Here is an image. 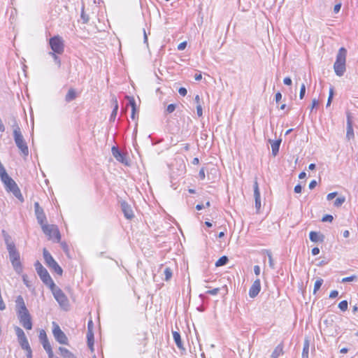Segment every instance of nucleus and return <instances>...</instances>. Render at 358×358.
Listing matches in <instances>:
<instances>
[{
  "label": "nucleus",
  "instance_id": "nucleus-1",
  "mask_svg": "<svg viewBox=\"0 0 358 358\" xmlns=\"http://www.w3.org/2000/svg\"><path fill=\"white\" fill-rule=\"evenodd\" d=\"M6 244L12 266L17 273L20 274L22 272L23 268L20 262V252L13 242L6 240Z\"/></svg>",
  "mask_w": 358,
  "mask_h": 358
},
{
  "label": "nucleus",
  "instance_id": "nucleus-2",
  "mask_svg": "<svg viewBox=\"0 0 358 358\" xmlns=\"http://www.w3.org/2000/svg\"><path fill=\"white\" fill-rule=\"evenodd\" d=\"M346 54V50L344 48H341L336 55L334 69L338 76H342L345 71Z\"/></svg>",
  "mask_w": 358,
  "mask_h": 358
},
{
  "label": "nucleus",
  "instance_id": "nucleus-3",
  "mask_svg": "<svg viewBox=\"0 0 358 358\" xmlns=\"http://www.w3.org/2000/svg\"><path fill=\"white\" fill-rule=\"evenodd\" d=\"M13 137L15 143L22 154L25 157L28 156L29 149L27 143L24 141L20 129L17 124L14 126Z\"/></svg>",
  "mask_w": 358,
  "mask_h": 358
},
{
  "label": "nucleus",
  "instance_id": "nucleus-4",
  "mask_svg": "<svg viewBox=\"0 0 358 358\" xmlns=\"http://www.w3.org/2000/svg\"><path fill=\"white\" fill-rule=\"evenodd\" d=\"M1 181L4 184L7 191L12 192L13 194L20 201H23V197L20 189L16 182L9 176L4 177Z\"/></svg>",
  "mask_w": 358,
  "mask_h": 358
},
{
  "label": "nucleus",
  "instance_id": "nucleus-5",
  "mask_svg": "<svg viewBox=\"0 0 358 358\" xmlns=\"http://www.w3.org/2000/svg\"><path fill=\"white\" fill-rule=\"evenodd\" d=\"M41 228L43 233L49 237V239L55 242H59L60 241V233L56 225L48 224L45 223L44 225L41 226Z\"/></svg>",
  "mask_w": 358,
  "mask_h": 358
},
{
  "label": "nucleus",
  "instance_id": "nucleus-6",
  "mask_svg": "<svg viewBox=\"0 0 358 358\" xmlns=\"http://www.w3.org/2000/svg\"><path fill=\"white\" fill-rule=\"evenodd\" d=\"M52 294L55 299V300L58 302L59 306L66 310L69 307V300L64 293L62 291L61 289L56 287L55 285L52 287H50Z\"/></svg>",
  "mask_w": 358,
  "mask_h": 358
},
{
  "label": "nucleus",
  "instance_id": "nucleus-7",
  "mask_svg": "<svg viewBox=\"0 0 358 358\" xmlns=\"http://www.w3.org/2000/svg\"><path fill=\"white\" fill-rule=\"evenodd\" d=\"M36 271L38 275L40 276L41 280L48 286L52 287L54 285V282L52 280L50 275H49L47 270L43 266V265L39 262H36L34 264Z\"/></svg>",
  "mask_w": 358,
  "mask_h": 358
},
{
  "label": "nucleus",
  "instance_id": "nucleus-8",
  "mask_svg": "<svg viewBox=\"0 0 358 358\" xmlns=\"http://www.w3.org/2000/svg\"><path fill=\"white\" fill-rule=\"evenodd\" d=\"M49 45L51 48L50 52H57L62 55L64 51V42L63 38L59 36H55L49 39Z\"/></svg>",
  "mask_w": 358,
  "mask_h": 358
},
{
  "label": "nucleus",
  "instance_id": "nucleus-9",
  "mask_svg": "<svg viewBox=\"0 0 358 358\" xmlns=\"http://www.w3.org/2000/svg\"><path fill=\"white\" fill-rule=\"evenodd\" d=\"M43 258L45 260V263L46 265L52 271H54L56 273L59 275L62 274V269L57 263V262L54 259L50 253L45 249H43Z\"/></svg>",
  "mask_w": 358,
  "mask_h": 358
},
{
  "label": "nucleus",
  "instance_id": "nucleus-10",
  "mask_svg": "<svg viewBox=\"0 0 358 358\" xmlns=\"http://www.w3.org/2000/svg\"><path fill=\"white\" fill-rule=\"evenodd\" d=\"M17 316L20 322L26 329L30 330L32 328V323L31 320V315L27 309L22 310H17Z\"/></svg>",
  "mask_w": 358,
  "mask_h": 358
},
{
  "label": "nucleus",
  "instance_id": "nucleus-11",
  "mask_svg": "<svg viewBox=\"0 0 358 358\" xmlns=\"http://www.w3.org/2000/svg\"><path fill=\"white\" fill-rule=\"evenodd\" d=\"M15 331L17 336L18 341H19L20 345H21L22 348L27 350L30 354L31 353V348L29 346L28 340H27L23 330L21 328L16 327L15 328Z\"/></svg>",
  "mask_w": 358,
  "mask_h": 358
},
{
  "label": "nucleus",
  "instance_id": "nucleus-12",
  "mask_svg": "<svg viewBox=\"0 0 358 358\" xmlns=\"http://www.w3.org/2000/svg\"><path fill=\"white\" fill-rule=\"evenodd\" d=\"M52 326V334L57 341H58L61 344H68V338L65 334L61 330L59 325L57 323L53 322Z\"/></svg>",
  "mask_w": 358,
  "mask_h": 358
},
{
  "label": "nucleus",
  "instance_id": "nucleus-13",
  "mask_svg": "<svg viewBox=\"0 0 358 358\" xmlns=\"http://www.w3.org/2000/svg\"><path fill=\"white\" fill-rule=\"evenodd\" d=\"M39 339L43 345L44 350L46 351L48 355L50 357L52 355V350L50 343L48 341L45 331L42 329L39 333Z\"/></svg>",
  "mask_w": 358,
  "mask_h": 358
},
{
  "label": "nucleus",
  "instance_id": "nucleus-14",
  "mask_svg": "<svg viewBox=\"0 0 358 358\" xmlns=\"http://www.w3.org/2000/svg\"><path fill=\"white\" fill-rule=\"evenodd\" d=\"M34 208L37 221L41 227L45 224L46 216L44 213L43 209L39 206L38 202L34 203Z\"/></svg>",
  "mask_w": 358,
  "mask_h": 358
},
{
  "label": "nucleus",
  "instance_id": "nucleus-15",
  "mask_svg": "<svg viewBox=\"0 0 358 358\" xmlns=\"http://www.w3.org/2000/svg\"><path fill=\"white\" fill-rule=\"evenodd\" d=\"M111 152L116 160L125 165H129V162L125 155L120 152L117 148L113 146L111 149Z\"/></svg>",
  "mask_w": 358,
  "mask_h": 358
},
{
  "label": "nucleus",
  "instance_id": "nucleus-16",
  "mask_svg": "<svg viewBox=\"0 0 358 358\" xmlns=\"http://www.w3.org/2000/svg\"><path fill=\"white\" fill-rule=\"evenodd\" d=\"M254 196L255 201V208L257 212L261 208V199H260V192L258 186V182L257 180L254 182Z\"/></svg>",
  "mask_w": 358,
  "mask_h": 358
},
{
  "label": "nucleus",
  "instance_id": "nucleus-17",
  "mask_svg": "<svg viewBox=\"0 0 358 358\" xmlns=\"http://www.w3.org/2000/svg\"><path fill=\"white\" fill-rule=\"evenodd\" d=\"M261 285L259 279L255 280L249 290V295L251 298H255L259 293Z\"/></svg>",
  "mask_w": 358,
  "mask_h": 358
},
{
  "label": "nucleus",
  "instance_id": "nucleus-18",
  "mask_svg": "<svg viewBox=\"0 0 358 358\" xmlns=\"http://www.w3.org/2000/svg\"><path fill=\"white\" fill-rule=\"evenodd\" d=\"M122 210L124 213V216L127 219H131L134 217V213L131 206L126 202L121 203Z\"/></svg>",
  "mask_w": 358,
  "mask_h": 358
},
{
  "label": "nucleus",
  "instance_id": "nucleus-19",
  "mask_svg": "<svg viewBox=\"0 0 358 358\" xmlns=\"http://www.w3.org/2000/svg\"><path fill=\"white\" fill-rule=\"evenodd\" d=\"M354 136H355V135H354V131H353L352 122L350 119V117L348 116V120H347L346 138L350 141V140L354 138Z\"/></svg>",
  "mask_w": 358,
  "mask_h": 358
},
{
  "label": "nucleus",
  "instance_id": "nucleus-20",
  "mask_svg": "<svg viewBox=\"0 0 358 358\" xmlns=\"http://www.w3.org/2000/svg\"><path fill=\"white\" fill-rule=\"evenodd\" d=\"M269 142L271 145L272 154L273 156H276L279 151L280 145L281 143V140L280 139H278L277 141L269 140Z\"/></svg>",
  "mask_w": 358,
  "mask_h": 358
},
{
  "label": "nucleus",
  "instance_id": "nucleus-21",
  "mask_svg": "<svg viewBox=\"0 0 358 358\" xmlns=\"http://www.w3.org/2000/svg\"><path fill=\"white\" fill-rule=\"evenodd\" d=\"M15 302H16L17 311L22 310L24 309V310L27 309L22 296H18L16 299Z\"/></svg>",
  "mask_w": 358,
  "mask_h": 358
},
{
  "label": "nucleus",
  "instance_id": "nucleus-22",
  "mask_svg": "<svg viewBox=\"0 0 358 358\" xmlns=\"http://www.w3.org/2000/svg\"><path fill=\"white\" fill-rule=\"evenodd\" d=\"M283 354V347L281 344H279L272 352L271 358H278Z\"/></svg>",
  "mask_w": 358,
  "mask_h": 358
},
{
  "label": "nucleus",
  "instance_id": "nucleus-23",
  "mask_svg": "<svg viewBox=\"0 0 358 358\" xmlns=\"http://www.w3.org/2000/svg\"><path fill=\"white\" fill-rule=\"evenodd\" d=\"M173 338L177 347L180 349H184L180 334L177 331H173Z\"/></svg>",
  "mask_w": 358,
  "mask_h": 358
},
{
  "label": "nucleus",
  "instance_id": "nucleus-24",
  "mask_svg": "<svg viewBox=\"0 0 358 358\" xmlns=\"http://www.w3.org/2000/svg\"><path fill=\"white\" fill-rule=\"evenodd\" d=\"M87 344L89 348L92 351H93V345H94V334L92 332V329H89L87 334Z\"/></svg>",
  "mask_w": 358,
  "mask_h": 358
},
{
  "label": "nucleus",
  "instance_id": "nucleus-25",
  "mask_svg": "<svg viewBox=\"0 0 358 358\" xmlns=\"http://www.w3.org/2000/svg\"><path fill=\"white\" fill-rule=\"evenodd\" d=\"M59 350L64 358H74L73 355L66 348L60 347Z\"/></svg>",
  "mask_w": 358,
  "mask_h": 358
},
{
  "label": "nucleus",
  "instance_id": "nucleus-26",
  "mask_svg": "<svg viewBox=\"0 0 358 358\" xmlns=\"http://www.w3.org/2000/svg\"><path fill=\"white\" fill-rule=\"evenodd\" d=\"M308 351H309V341L308 339H306L303 344V349L302 352V358H308Z\"/></svg>",
  "mask_w": 358,
  "mask_h": 358
},
{
  "label": "nucleus",
  "instance_id": "nucleus-27",
  "mask_svg": "<svg viewBox=\"0 0 358 358\" xmlns=\"http://www.w3.org/2000/svg\"><path fill=\"white\" fill-rule=\"evenodd\" d=\"M76 97V93L73 89H70L66 95V101L70 102L75 99Z\"/></svg>",
  "mask_w": 358,
  "mask_h": 358
},
{
  "label": "nucleus",
  "instance_id": "nucleus-28",
  "mask_svg": "<svg viewBox=\"0 0 358 358\" xmlns=\"http://www.w3.org/2000/svg\"><path fill=\"white\" fill-rule=\"evenodd\" d=\"M228 262V258L226 256L221 257L216 262L215 266L219 267L225 265Z\"/></svg>",
  "mask_w": 358,
  "mask_h": 358
},
{
  "label": "nucleus",
  "instance_id": "nucleus-29",
  "mask_svg": "<svg viewBox=\"0 0 358 358\" xmlns=\"http://www.w3.org/2000/svg\"><path fill=\"white\" fill-rule=\"evenodd\" d=\"M113 101L115 105H114V108H113L111 115H110L111 120H114L115 118L117 113V110H118V104H117V99H115Z\"/></svg>",
  "mask_w": 358,
  "mask_h": 358
},
{
  "label": "nucleus",
  "instance_id": "nucleus-30",
  "mask_svg": "<svg viewBox=\"0 0 358 358\" xmlns=\"http://www.w3.org/2000/svg\"><path fill=\"white\" fill-rule=\"evenodd\" d=\"M309 237L311 241L317 242L320 241V235L318 233L315 231H310L309 234Z\"/></svg>",
  "mask_w": 358,
  "mask_h": 358
},
{
  "label": "nucleus",
  "instance_id": "nucleus-31",
  "mask_svg": "<svg viewBox=\"0 0 358 358\" xmlns=\"http://www.w3.org/2000/svg\"><path fill=\"white\" fill-rule=\"evenodd\" d=\"M323 283V280L322 278L317 279L314 285L313 294H315L321 287Z\"/></svg>",
  "mask_w": 358,
  "mask_h": 358
},
{
  "label": "nucleus",
  "instance_id": "nucleus-32",
  "mask_svg": "<svg viewBox=\"0 0 358 358\" xmlns=\"http://www.w3.org/2000/svg\"><path fill=\"white\" fill-rule=\"evenodd\" d=\"M49 55L53 58L55 62L59 66L61 64V61L59 57L57 56V52H50Z\"/></svg>",
  "mask_w": 358,
  "mask_h": 358
},
{
  "label": "nucleus",
  "instance_id": "nucleus-33",
  "mask_svg": "<svg viewBox=\"0 0 358 358\" xmlns=\"http://www.w3.org/2000/svg\"><path fill=\"white\" fill-rule=\"evenodd\" d=\"M345 201V196H340V197H338L335 201H334V205L336 206V207H339L341 206L344 202Z\"/></svg>",
  "mask_w": 358,
  "mask_h": 358
},
{
  "label": "nucleus",
  "instance_id": "nucleus-34",
  "mask_svg": "<svg viewBox=\"0 0 358 358\" xmlns=\"http://www.w3.org/2000/svg\"><path fill=\"white\" fill-rule=\"evenodd\" d=\"M127 99L129 100V104L131 107V110L136 111V102L134 97L131 96H127Z\"/></svg>",
  "mask_w": 358,
  "mask_h": 358
},
{
  "label": "nucleus",
  "instance_id": "nucleus-35",
  "mask_svg": "<svg viewBox=\"0 0 358 358\" xmlns=\"http://www.w3.org/2000/svg\"><path fill=\"white\" fill-rule=\"evenodd\" d=\"M348 301L344 300V301H342L339 303L338 304V308L342 310V311H345L347 309H348Z\"/></svg>",
  "mask_w": 358,
  "mask_h": 358
},
{
  "label": "nucleus",
  "instance_id": "nucleus-36",
  "mask_svg": "<svg viewBox=\"0 0 358 358\" xmlns=\"http://www.w3.org/2000/svg\"><path fill=\"white\" fill-rule=\"evenodd\" d=\"M164 273L165 280H170L171 278V277H172V271H171V268H166Z\"/></svg>",
  "mask_w": 358,
  "mask_h": 358
},
{
  "label": "nucleus",
  "instance_id": "nucleus-37",
  "mask_svg": "<svg viewBox=\"0 0 358 358\" xmlns=\"http://www.w3.org/2000/svg\"><path fill=\"white\" fill-rule=\"evenodd\" d=\"M333 96H334V89H333V87H331L329 89V97H328V100H327V107H329L331 105V101L333 99Z\"/></svg>",
  "mask_w": 358,
  "mask_h": 358
},
{
  "label": "nucleus",
  "instance_id": "nucleus-38",
  "mask_svg": "<svg viewBox=\"0 0 358 358\" xmlns=\"http://www.w3.org/2000/svg\"><path fill=\"white\" fill-rule=\"evenodd\" d=\"M8 176V175L6 173V171L4 169L3 166L1 164H0V178H1V180L4 178V177H7Z\"/></svg>",
  "mask_w": 358,
  "mask_h": 358
},
{
  "label": "nucleus",
  "instance_id": "nucleus-39",
  "mask_svg": "<svg viewBox=\"0 0 358 358\" xmlns=\"http://www.w3.org/2000/svg\"><path fill=\"white\" fill-rule=\"evenodd\" d=\"M305 93H306V85H305V84L303 83L301 86L300 94H299V98L301 99H303Z\"/></svg>",
  "mask_w": 358,
  "mask_h": 358
},
{
  "label": "nucleus",
  "instance_id": "nucleus-40",
  "mask_svg": "<svg viewBox=\"0 0 358 358\" xmlns=\"http://www.w3.org/2000/svg\"><path fill=\"white\" fill-rule=\"evenodd\" d=\"M267 255H268V258L269 266L271 268H273L274 267V263H273V260L272 258V255L270 252L267 251Z\"/></svg>",
  "mask_w": 358,
  "mask_h": 358
},
{
  "label": "nucleus",
  "instance_id": "nucleus-41",
  "mask_svg": "<svg viewBox=\"0 0 358 358\" xmlns=\"http://www.w3.org/2000/svg\"><path fill=\"white\" fill-rule=\"evenodd\" d=\"M356 278H357V277L355 275H352V276H350V277L343 278L342 279V282H352V281H353Z\"/></svg>",
  "mask_w": 358,
  "mask_h": 358
},
{
  "label": "nucleus",
  "instance_id": "nucleus-42",
  "mask_svg": "<svg viewBox=\"0 0 358 358\" xmlns=\"http://www.w3.org/2000/svg\"><path fill=\"white\" fill-rule=\"evenodd\" d=\"M196 113H197L198 116H199V117L202 116V115H203L202 107H201V103H199L198 105H196Z\"/></svg>",
  "mask_w": 358,
  "mask_h": 358
},
{
  "label": "nucleus",
  "instance_id": "nucleus-43",
  "mask_svg": "<svg viewBox=\"0 0 358 358\" xmlns=\"http://www.w3.org/2000/svg\"><path fill=\"white\" fill-rule=\"evenodd\" d=\"M176 109V106L174 104H169L166 108V111L169 113H173Z\"/></svg>",
  "mask_w": 358,
  "mask_h": 358
},
{
  "label": "nucleus",
  "instance_id": "nucleus-44",
  "mask_svg": "<svg viewBox=\"0 0 358 358\" xmlns=\"http://www.w3.org/2000/svg\"><path fill=\"white\" fill-rule=\"evenodd\" d=\"M323 222H331L333 220V216L331 215H327L322 217Z\"/></svg>",
  "mask_w": 358,
  "mask_h": 358
},
{
  "label": "nucleus",
  "instance_id": "nucleus-45",
  "mask_svg": "<svg viewBox=\"0 0 358 358\" xmlns=\"http://www.w3.org/2000/svg\"><path fill=\"white\" fill-rule=\"evenodd\" d=\"M337 195V192H331V193H329L327 196V199L328 201H331L333 199H334L336 197V196Z\"/></svg>",
  "mask_w": 358,
  "mask_h": 358
},
{
  "label": "nucleus",
  "instance_id": "nucleus-46",
  "mask_svg": "<svg viewBox=\"0 0 358 358\" xmlns=\"http://www.w3.org/2000/svg\"><path fill=\"white\" fill-rule=\"evenodd\" d=\"M186 46H187V42H185V41L182 42L178 45V50H183L186 48Z\"/></svg>",
  "mask_w": 358,
  "mask_h": 358
},
{
  "label": "nucleus",
  "instance_id": "nucleus-47",
  "mask_svg": "<svg viewBox=\"0 0 358 358\" xmlns=\"http://www.w3.org/2000/svg\"><path fill=\"white\" fill-rule=\"evenodd\" d=\"M219 291H220L219 288H215L213 289L208 290L207 292V293L209 294H211V295H216L219 292Z\"/></svg>",
  "mask_w": 358,
  "mask_h": 358
},
{
  "label": "nucleus",
  "instance_id": "nucleus-48",
  "mask_svg": "<svg viewBox=\"0 0 358 358\" xmlns=\"http://www.w3.org/2000/svg\"><path fill=\"white\" fill-rule=\"evenodd\" d=\"M178 92H179V94H180L181 96H185L187 94V90H186L185 87H180V88L178 90Z\"/></svg>",
  "mask_w": 358,
  "mask_h": 358
},
{
  "label": "nucleus",
  "instance_id": "nucleus-49",
  "mask_svg": "<svg viewBox=\"0 0 358 358\" xmlns=\"http://www.w3.org/2000/svg\"><path fill=\"white\" fill-rule=\"evenodd\" d=\"M338 295V292L336 291V290H333L330 292V294H329V298L331 299H334V298H336L337 297Z\"/></svg>",
  "mask_w": 358,
  "mask_h": 358
},
{
  "label": "nucleus",
  "instance_id": "nucleus-50",
  "mask_svg": "<svg viewBox=\"0 0 358 358\" xmlns=\"http://www.w3.org/2000/svg\"><path fill=\"white\" fill-rule=\"evenodd\" d=\"M283 83L286 85H291L292 82L289 77H286L284 78Z\"/></svg>",
  "mask_w": 358,
  "mask_h": 358
},
{
  "label": "nucleus",
  "instance_id": "nucleus-51",
  "mask_svg": "<svg viewBox=\"0 0 358 358\" xmlns=\"http://www.w3.org/2000/svg\"><path fill=\"white\" fill-rule=\"evenodd\" d=\"M341 8V3H337L334 6V13H337L340 11Z\"/></svg>",
  "mask_w": 358,
  "mask_h": 358
},
{
  "label": "nucleus",
  "instance_id": "nucleus-52",
  "mask_svg": "<svg viewBox=\"0 0 358 358\" xmlns=\"http://www.w3.org/2000/svg\"><path fill=\"white\" fill-rule=\"evenodd\" d=\"M319 104L318 101L316 99H314L312 101V105L310 107V110H313L315 107H316Z\"/></svg>",
  "mask_w": 358,
  "mask_h": 358
},
{
  "label": "nucleus",
  "instance_id": "nucleus-53",
  "mask_svg": "<svg viewBox=\"0 0 358 358\" xmlns=\"http://www.w3.org/2000/svg\"><path fill=\"white\" fill-rule=\"evenodd\" d=\"M254 272L255 275H259L260 273V267L259 266H254Z\"/></svg>",
  "mask_w": 358,
  "mask_h": 358
},
{
  "label": "nucleus",
  "instance_id": "nucleus-54",
  "mask_svg": "<svg viewBox=\"0 0 358 358\" xmlns=\"http://www.w3.org/2000/svg\"><path fill=\"white\" fill-rule=\"evenodd\" d=\"M6 308V305L2 299L1 297H0V310H3Z\"/></svg>",
  "mask_w": 358,
  "mask_h": 358
},
{
  "label": "nucleus",
  "instance_id": "nucleus-55",
  "mask_svg": "<svg viewBox=\"0 0 358 358\" xmlns=\"http://www.w3.org/2000/svg\"><path fill=\"white\" fill-rule=\"evenodd\" d=\"M316 185H317V182H316V180H312V181L310 182V184H309V188H310V189H312L315 188Z\"/></svg>",
  "mask_w": 358,
  "mask_h": 358
},
{
  "label": "nucleus",
  "instance_id": "nucleus-56",
  "mask_svg": "<svg viewBox=\"0 0 358 358\" xmlns=\"http://www.w3.org/2000/svg\"><path fill=\"white\" fill-rule=\"evenodd\" d=\"M199 176L201 180H203L205 178V172H204L203 169L200 170V171L199 173Z\"/></svg>",
  "mask_w": 358,
  "mask_h": 358
},
{
  "label": "nucleus",
  "instance_id": "nucleus-57",
  "mask_svg": "<svg viewBox=\"0 0 358 358\" xmlns=\"http://www.w3.org/2000/svg\"><path fill=\"white\" fill-rule=\"evenodd\" d=\"M302 187L300 185H297L294 187V192L296 193H300L301 192Z\"/></svg>",
  "mask_w": 358,
  "mask_h": 358
},
{
  "label": "nucleus",
  "instance_id": "nucleus-58",
  "mask_svg": "<svg viewBox=\"0 0 358 358\" xmlns=\"http://www.w3.org/2000/svg\"><path fill=\"white\" fill-rule=\"evenodd\" d=\"M313 255H317L320 253V249L318 248H314L312 249Z\"/></svg>",
  "mask_w": 358,
  "mask_h": 358
},
{
  "label": "nucleus",
  "instance_id": "nucleus-59",
  "mask_svg": "<svg viewBox=\"0 0 358 358\" xmlns=\"http://www.w3.org/2000/svg\"><path fill=\"white\" fill-rule=\"evenodd\" d=\"M282 98V94L280 92H277L275 94V101L276 102H278Z\"/></svg>",
  "mask_w": 358,
  "mask_h": 358
},
{
  "label": "nucleus",
  "instance_id": "nucleus-60",
  "mask_svg": "<svg viewBox=\"0 0 358 358\" xmlns=\"http://www.w3.org/2000/svg\"><path fill=\"white\" fill-rule=\"evenodd\" d=\"M205 208V206H204L203 204H197V205L196 206V210H201V209H203V208Z\"/></svg>",
  "mask_w": 358,
  "mask_h": 358
},
{
  "label": "nucleus",
  "instance_id": "nucleus-61",
  "mask_svg": "<svg viewBox=\"0 0 358 358\" xmlns=\"http://www.w3.org/2000/svg\"><path fill=\"white\" fill-rule=\"evenodd\" d=\"M194 78H195L196 80H200L202 78V75L201 73L196 74L194 76Z\"/></svg>",
  "mask_w": 358,
  "mask_h": 358
},
{
  "label": "nucleus",
  "instance_id": "nucleus-62",
  "mask_svg": "<svg viewBox=\"0 0 358 358\" xmlns=\"http://www.w3.org/2000/svg\"><path fill=\"white\" fill-rule=\"evenodd\" d=\"M194 101L196 103V105H198L199 103H200V96L199 95H196L195 98H194Z\"/></svg>",
  "mask_w": 358,
  "mask_h": 358
},
{
  "label": "nucleus",
  "instance_id": "nucleus-63",
  "mask_svg": "<svg viewBox=\"0 0 358 358\" xmlns=\"http://www.w3.org/2000/svg\"><path fill=\"white\" fill-rule=\"evenodd\" d=\"M306 176V173L305 172H301V173L299 175V179H303Z\"/></svg>",
  "mask_w": 358,
  "mask_h": 358
},
{
  "label": "nucleus",
  "instance_id": "nucleus-64",
  "mask_svg": "<svg viewBox=\"0 0 358 358\" xmlns=\"http://www.w3.org/2000/svg\"><path fill=\"white\" fill-rule=\"evenodd\" d=\"M349 235H350V232H349V231H348V230H345V231H344V232H343V236H344L345 238H348V237H349Z\"/></svg>",
  "mask_w": 358,
  "mask_h": 358
}]
</instances>
